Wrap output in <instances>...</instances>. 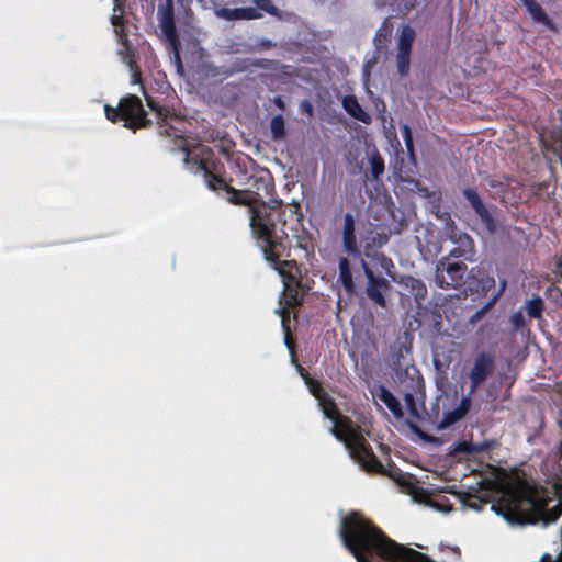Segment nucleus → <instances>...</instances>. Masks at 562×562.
Returning a JSON list of instances; mask_svg holds the SVG:
<instances>
[{
	"instance_id": "f257e3e1",
	"label": "nucleus",
	"mask_w": 562,
	"mask_h": 562,
	"mask_svg": "<svg viewBox=\"0 0 562 562\" xmlns=\"http://www.w3.org/2000/svg\"><path fill=\"white\" fill-rule=\"evenodd\" d=\"M487 484L497 494V502L491 505V509L509 525L535 524L539 520L549 524L562 513V486H555L558 504L548 508L542 493L524 481L499 480L488 481Z\"/></svg>"
},
{
	"instance_id": "f03ea898",
	"label": "nucleus",
	"mask_w": 562,
	"mask_h": 562,
	"mask_svg": "<svg viewBox=\"0 0 562 562\" xmlns=\"http://www.w3.org/2000/svg\"><path fill=\"white\" fill-rule=\"evenodd\" d=\"M297 370L310 392L316 398L324 416L330 422L333 435L345 445L350 457L361 468L368 471H378L381 465L369 448L367 439L359 427L352 425L350 420L338 413L333 400L325 393L318 382L311 379L304 372L302 367L297 366Z\"/></svg>"
},
{
	"instance_id": "7ed1b4c3",
	"label": "nucleus",
	"mask_w": 562,
	"mask_h": 562,
	"mask_svg": "<svg viewBox=\"0 0 562 562\" xmlns=\"http://www.w3.org/2000/svg\"><path fill=\"white\" fill-rule=\"evenodd\" d=\"M105 115L109 120L115 121L121 117L124 121V126L127 128H138L145 126V111L140 100L131 95L121 100L119 109L104 106Z\"/></svg>"
},
{
	"instance_id": "20e7f679",
	"label": "nucleus",
	"mask_w": 562,
	"mask_h": 562,
	"mask_svg": "<svg viewBox=\"0 0 562 562\" xmlns=\"http://www.w3.org/2000/svg\"><path fill=\"white\" fill-rule=\"evenodd\" d=\"M250 227L252 235L260 240V247L265 255V258L268 262H270L274 269L279 270V273L284 277V270L282 267L277 266L276 257L272 254V249L274 247V240L272 238L271 226L268 225L259 212L254 209H250Z\"/></svg>"
},
{
	"instance_id": "39448f33",
	"label": "nucleus",
	"mask_w": 562,
	"mask_h": 562,
	"mask_svg": "<svg viewBox=\"0 0 562 562\" xmlns=\"http://www.w3.org/2000/svg\"><path fill=\"white\" fill-rule=\"evenodd\" d=\"M251 4L247 8L227 9L222 8L216 11V15L227 21L234 20H256L265 13L277 15L278 10L270 0H250Z\"/></svg>"
},
{
	"instance_id": "423d86ee",
	"label": "nucleus",
	"mask_w": 562,
	"mask_h": 562,
	"mask_svg": "<svg viewBox=\"0 0 562 562\" xmlns=\"http://www.w3.org/2000/svg\"><path fill=\"white\" fill-rule=\"evenodd\" d=\"M414 38V30L408 25H404L400 32L396 54V67L401 76H406L408 74L411 49Z\"/></svg>"
},
{
	"instance_id": "0eeeda50",
	"label": "nucleus",
	"mask_w": 562,
	"mask_h": 562,
	"mask_svg": "<svg viewBox=\"0 0 562 562\" xmlns=\"http://www.w3.org/2000/svg\"><path fill=\"white\" fill-rule=\"evenodd\" d=\"M493 369V357L488 353L481 352L479 353L473 364L467 374V378L470 380V390L467 396H471L477 386L485 381Z\"/></svg>"
},
{
	"instance_id": "6e6552de",
	"label": "nucleus",
	"mask_w": 562,
	"mask_h": 562,
	"mask_svg": "<svg viewBox=\"0 0 562 562\" xmlns=\"http://www.w3.org/2000/svg\"><path fill=\"white\" fill-rule=\"evenodd\" d=\"M364 276L368 280L367 285V294L368 296L379 304L381 307H385L386 302L382 294V291L389 288V282L384 278H376L373 272L367 267L366 263H362Z\"/></svg>"
},
{
	"instance_id": "1a4fd4ad",
	"label": "nucleus",
	"mask_w": 562,
	"mask_h": 562,
	"mask_svg": "<svg viewBox=\"0 0 562 562\" xmlns=\"http://www.w3.org/2000/svg\"><path fill=\"white\" fill-rule=\"evenodd\" d=\"M342 247L348 254H357V240L355 234V220L350 213H346L344 216L342 227Z\"/></svg>"
},
{
	"instance_id": "9d476101",
	"label": "nucleus",
	"mask_w": 562,
	"mask_h": 562,
	"mask_svg": "<svg viewBox=\"0 0 562 562\" xmlns=\"http://www.w3.org/2000/svg\"><path fill=\"white\" fill-rule=\"evenodd\" d=\"M396 418L402 417V407L397 398L384 386L380 385L375 395Z\"/></svg>"
},
{
	"instance_id": "9b49d317",
	"label": "nucleus",
	"mask_w": 562,
	"mask_h": 562,
	"mask_svg": "<svg viewBox=\"0 0 562 562\" xmlns=\"http://www.w3.org/2000/svg\"><path fill=\"white\" fill-rule=\"evenodd\" d=\"M342 106L352 117L363 123L370 122V115L361 108L355 97H345L342 99Z\"/></svg>"
},
{
	"instance_id": "f8f14e48",
	"label": "nucleus",
	"mask_w": 562,
	"mask_h": 562,
	"mask_svg": "<svg viewBox=\"0 0 562 562\" xmlns=\"http://www.w3.org/2000/svg\"><path fill=\"white\" fill-rule=\"evenodd\" d=\"M470 401H471L470 396L462 397L459 406L457 408H454L452 412L445 415L443 420L440 426L447 427V426L456 423L457 420L461 419L469 409Z\"/></svg>"
},
{
	"instance_id": "ddd939ff",
	"label": "nucleus",
	"mask_w": 562,
	"mask_h": 562,
	"mask_svg": "<svg viewBox=\"0 0 562 562\" xmlns=\"http://www.w3.org/2000/svg\"><path fill=\"white\" fill-rule=\"evenodd\" d=\"M521 2L536 22L542 23L548 27L553 26L551 20L544 14L541 7L536 1L521 0Z\"/></svg>"
},
{
	"instance_id": "4468645a",
	"label": "nucleus",
	"mask_w": 562,
	"mask_h": 562,
	"mask_svg": "<svg viewBox=\"0 0 562 562\" xmlns=\"http://www.w3.org/2000/svg\"><path fill=\"white\" fill-rule=\"evenodd\" d=\"M339 280L342 284V286L348 291L351 292L353 289V281L352 276L349 269V262L346 258H341L339 260Z\"/></svg>"
},
{
	"instance_id": "2eb2a0df",
	"label": "nucleus",
	"mask_w": 562,
	"mask_h": 562,
	"mask_svg": "<svg viewBox=\"0 0 562 562\" xmlns=\"http://www.w3.org/2000/svg\"><path fill=\"white\" fill-rule=\"evenodd\" d=\"M276 313L281 317V324L284 333V342L286 347L290 349L291 355L293 356L294 351L292 346L290 345V311L286 307L276 310Z\"/></svg>"
},
{
	"instance_id": "dca6fc26",
	"label": "nucleus",
	"mask_w": 562,
	"mask_h": 562,
	"mask_svg": "<svg viewBox=\"0 0 562 562\" xmlns=\"http://www.w3.org/2000/svg\"><path fill=\"white\" fill-rule=\"evenodd\" d=\"M122 16H123V11L121 9V2H120V0H114L111 23L114 27L115 34L120 35V36H122V33H123Z\"/></svg>"
},
{
	"instance_id": "f3484780",
	"label": "nucleus",
	"mask_w": 562,
	"mask_h": 562,
	"mask_svg": "<svg viewBox=\"0 0 562 562\" xmlns=\"http://www.w3.org/2000/svg\"><path fill=\"white\" fill-rule=\"evenodd\" d=\"M270 130L273 139H281L284 136L285 128L282 115H276L271 119Z\"/></svg>"
},
{
	"instance_id": "a211bd4d",
	"label": "nucleus",
	"mask_w": 562,
	"mask_h": 562,
	"mask_svg": "<svg viewBox=\"0 0 562 562\" xmlns=\"http://www.w3.org/2000/svg\"><path fill=\"white\" fill-rule=\"evenodd\" d=\"M543 310V302L539 296L532 297L526 303V311L530 317L539 318Z\"/></svg>"
},
{
	"instance_id": "6ab92c4d",
	"label": "nucleus",
	"mask_w": 562,
	"mask_h": 562,
	"mask_svg": "<svg viewBox=\"0 0 562 562\" xmlns=\"http://www.w3.org/2000/svg\"><path fill=\"white\" fill-rule=\"evenodd\" d=\"M402 133H403V138H404L407 154L409 155V157H413L414 156V146H413V136H412L411 128L407 125H403Z\"/></svg>"
},
{
	"instance_id": "aec40b11",
	"label": "nucleus",
	"mask_w": 562,
	"mask_h": 562,
	"mask_svg": "<svg viewBox=\"0 0 562 562\" xmlns=\"http://www.w3.org/2000/svg\"><path fill=\"white\" fill-rule=\"evenodd\" d=\"M387 235L385 233H376L375 236H372L370 238V241L368 243L367 246H370V247H382L383 245H385L387 243Z\"/></svg>"
},
{
	"instance_id": "412c9836",
	"label": "nucleus",
	"mask_w": 562,
	"mask_h": 562,
	"mask_svg": "<svg viewBox=\"0 0 562 562\" xmlns=\"http://www.w3.org/2000/svg\"><path fill=\"white\" fill-rule=\"evenodd\" d=\"M161 27L169 41H173L175 30L171 19L166 18L161 21Z\"/></svg>"
},
{
	"instance_id": "4be33fe9",
	"label": "nucleus",
	"mask_w": 562,
	"mask_h": 562,
	"mask_svg": "<svg viewBox=\"0 0 562 562\" xmlns=\"http://www.w3.org/2000/svg\"><path fill=\"white\" fill-rule=\"evenodd\" d=\"M462 268H463L462 265L457 263V262L448 265L447 272H448V274L451 276V279L453 282L456 281L454 276L457 273H459L462 270Z\"/></svg>"
},
{
	"instance_id": "5701e85b",
	"label": "nucleus",
	"mask_w": 562,
	"mask_h": 562,
	"mask_svg": "<svg viewBox=\"0 0 562 562\" xmlns=\"http://www.w3.org/2000/svg\"><path fill=\"white\" fill-rule=\"evenodd\" d=\"M467 195L474 207L479 209L481 206L480 199L474 192H472V191L467 192Z\"/></svg>"
},
{
	"instance_id": "b1692460",
	"label": "nucleus",
	"mask_w": 562,
	"mask_h": 562,
	"mask_svg": "<svg viewBox=\"0 0 562 562\" xmlns=\"http://www.w3.org/2000/svg\"><path fill=\"white\" fill-rule=\"evenodd\" d=\"M406 372L412 379H419V372L414 366L407 367Z\"/></svg>"
},
{
	"instance_id": "393cba45",
	"label": "nucleus",
	"mask_w": 562,
	"mask_h": 562,
	"mask_svg": "<svg viewBox=\"0 0 562 562\" xmlns=\"http://www.w3.org/2000/svg\"><path fill=\"white\" fill-rule=\"evenodd\" d=\"M302 108H303V110H304L308 115H312V113H313V108H312V104H311L308 101H303V102H302Z\"/></svg>"
},
{
	"instance_id": "a878e982",
	"label": "nucleus",
	"mask_w": 562,
	"mask_h": 562,
	"mask_svg": "<svg viewBox=\"0 0 562 562\" xmlns=\"http://www.w3.org/2000/svg\"><path fill=\"white\" fill-rule=\"evenodd\" d=\"M552 149L562 159V140L559 144H554Z\"/></svg>"
},
{
	"instance_id": "bb28decb",
	"label": "nucleus",
	"mask_w": 562,
	"mask_h": 562,
	"mask_svg": "<svg viewBox=\"0 0 562 562\" xmlns=\"http://www.w3.org/2000/svg\"><path fill=\"white\" fill-rule=\"evenodd\" d=\"M120 54L123 56L122 57L123 61L126 63L127 65H131V58H130V56L127 54H125L123 52V49L120 50Z\"/></svg>"
},
{
	"instance_id": "cd10ccee",
	"label": "nucleus",
	"mask_w": 562,
	"mask_h": 562,
	"mask_svg": "<svg viewBox=\"0 0 562 562\" xmlns=\"http://www.w3.org/2000/svg\"><path fill=\"white\" fill-rule=\"evenodd\" d=\"M495 299L492 300L484 308H482L480 312L476 313V316L480 317L481 315H483L485 313V311L492 306V304L494 303Z\"/></svg>"
},
{
	"instance_id": "c85d7f7f",
	"label": "nucleus",
	"mask_w": 562,
	"mask_h": 562,
	"mask_svg": "<svg viewBox=\"0 0 562 562\" xmlns=\"http://www.w3.org/2000/svg\"><path fill=\"white\" fill-rule=\"evenodd\" d=\"M373 170H374L375 176H378L379 173H381L383 171V166L382 165L374 166Z\"/></svg>"
},
{
	"instance_id": "c756f323",
	"label": "nucleus",
	"mask_w": 562,
	"mask_h": 562,
	"mask_svg": "<svg viewBox=\"0 0 562 562\" xmlns=\"http://www.w3.org/2000/svg\"><path fill=\"white\" fill-rule=\"evenodd\" d=\"M234 201L237 202V203H246L245 200L237 198V193H235V200Z\"/></svg>"
},
{
	"instance_id": "7c9ffc66",
	"label": "nucleus",
	"mask_w": 562,
	"mask_h": 562,
	"mask_svg": "<svg viewBox=\"0 0 562 562\" xmlns=\"http://www.w3.org/2000/svg\"><path fill=\"white\" fill-rule=\"evenodd\" d=\"M274 102H276L277 105L282 106V101H281L280 98H276Z\"/></svg>"
},
{
	"instance_id": "2f4dec72",
	"label": "nucleus",
	"mask_w": 562,
	"mask_h": 562,
	"mask_svg": "<svg viewBox=\"0 0 562 562\" xmlns=\"http://www.w3.org/2000/svg\"><path fill=\"white\" fill-rule=\"evenodd\" d=\"M283 291H285V289L289 286V280L288 279H283Z\"/></svg>"
},
{
	"instance_id": "473e14b6",
	"label": "nucleus",
	"mask_w": 562,
	"mask_h": 562,
	"mask_svg": "<svg viewBox=\"0 0 562 562\" xmlns=\"http://www.w3.org/2000/svg\"><path fill=\"white\" fill-rule=\"evenodd\" d=\"M515 318H518V319H520V318H521V315H520V314H518V315H515Z\"/></svg>"
}]
</instances>
